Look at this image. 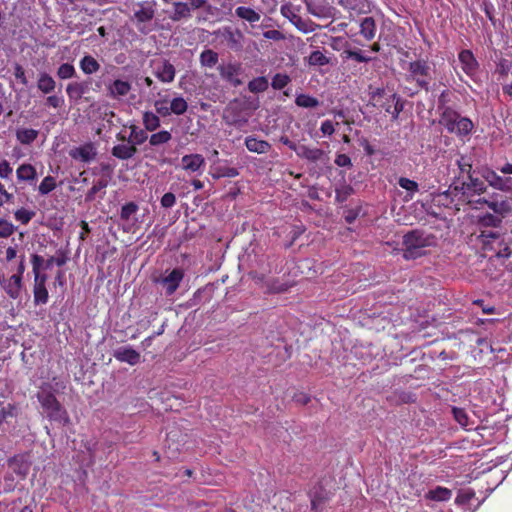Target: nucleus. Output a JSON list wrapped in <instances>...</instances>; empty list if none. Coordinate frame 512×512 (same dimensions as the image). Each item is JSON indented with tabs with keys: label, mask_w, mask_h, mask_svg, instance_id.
Returning a JSON list of instances; mask_svg holds the SVG:
<instances>
[{
	"label": "nucleus",
	"mask_w": 512,
	"mask_h": 512,
	"mask_svg": "<svg viewBox=\"0 0 512 512\" xmlns=\"http://www.w3.org/2000/svg\"><path fill=\"white\" fill-rule=\"evenodd\" d=\"M59 387L64 389L65 385L58 382H42L35 396L49 421L65 425L70 419L66 408L56 397Z\"/></svg>",
	"instance_id": "f257e3e1"
},
{
	"label": "nucleus",
	"mask_w": 512,
	"mask_h": 512,
	"mask_svg": "<svg viewBox=\"0 0 512 512\" xmlns=\"http://www.w3.org/2000/svg\"><path fill=\"white\" fill-rule=\"evenodd\" d=\"M404 79L405 82L413 84V88L405 87L407 95L414 96L421 90L429 92L431 89L430 83L433 79L429 61L417 59L409 62Z\"/></svg>",
	"instance_id": "f03ea898"
},
{
	"label": "nucleus",
	"mask_w": 512,
	"mask_h": 512,
	"mask_svg": "<svg viewBox=\"0 0 512 512\" xmlns=\"http://www.w3.org/2000/svg\"><path fill=\"white\" fill-rule=\"evenodd\" d=\"M435 236L422 230H412L403 236V258L417 259L424 255L423 249L433 244Z\"/></svg>",
	"instance_id": "7ed1b4c3"
},
{
	"label": "nucleus",
	"mask_w": 512,
	"mask_h": 512,
	"mask_svg": "<svg viewBox=\"0 0 512 512\" xmlns=\"http://www.w3.org/2000/svg\"><path fill=\"white\" fill-rule=\"evenodd\" d=\"M439 123L451 134L458 137L468 136L474 124L468 117L461 116V114L452 107H444L440 114Z\"/></svg>",
	"instance_id": "20e7f679"
},
{
	"label": "nucleus",
	"mask_w": 512,
	"mask_h": 512,
	"mask_svg": "<svg viewBox=\"0 0 512 512\" xmlns=\"http://www.w3.org/2000/svg\"><path fill=\"white\" fill-rule=\"evenodd\" d=\"M213 35L221 38V43L225 44L231 51L241 52L243 50L245 37L241 30L224 26L215 30Z\"/></svg>",
	"instance_id": "39448f33"
},
{
	"label": "nucleus",
	"mask_w": 512,
	"mask_h": 512,
	"mask_svg": "<svg viewBox=\"0 0 512 512\" xmlns=\"http://www.w3.org/2000/svg\"><path fill=\"white\" fill-rule=\"evenodd\" d=\"M332 496L333 493L321 483L315 485L309 492L311 510L313 512H324Z\"/></svg>",
	"instance_id": "423d86ee"
},
{
	"label": "nucleus",
	"mask_w": 512,
	"mask_h": 512,
	"mask_svg": "<svg viewBox=\"0 0 512 512\" xmlns=\"http://www.w3.org/2000/svg\"><path fill=\"white\" fill-rule=\"evenodd\" d=\"M153 75L162 83L170 84L175 80L176 68L167 59H161L154 63Z\"/></svg>",
	"instance_id": "0eeeda50"
},
{
	"label": "nucleus",
	"mask_w": 512,
	"mask_h": 512,
	"mask_svg": "<svg viewBox=\"0 0 512 512\" xmlns=\"http://www.w3.org/2000/svg\"><path fill=\"white\" fill-rule=\"evenodd\" d=\"M220 77L232 85L233 87H238L242 85V81L239 78L241 73V64L229 62L227 64H221L217 67Z\"/></svg>",
	"instance_id": "6e6552de"
},
{
	"label": "nucleus",
	"mask_w": 512,
	"mask_h": 512,
	"mask_svg": "<svg viewBox=\"0 0 512 512\" xmlns=\"http://www.w3.org/2000/svg\"><path fill=\"white\" fill-rule=\"evenodd\" d=\"M132 89V85L127 80L115 79L106 84L107 97L114 100H121L126 97Z\"/></svg>",
	"instance_id": "1a4fd4ad"
},
{
	"label": "nucleus",
	"mask_w": 512,
	"mask_h": 512,
	"mask_svg": "<svg viewBox=\"0 0 512 512\" xmlns=\"http://www.w3.org/2000/svg\"><path fill=\"white\" fill-rule=\"evenodd\" d=\"M458 60L461 64L462 71L473 79L479 70V63L473 52L469 49L461 50L458 53Z\"/></svg>",
	"instance_id": "9d476101"
},
{
	"label": "nucleus",
	"mask_w": 512,
	"mask_h": 512,
	"mask_svg": "<svg viewBox=\"0 0 512 512\" xmlns=\"http://www.w3.org/2000/svg\"><path fill=\"white\" fill-rule=\"evenodd\" d=\"M69 156L76 161L83 163H89L93 161L97 156V149L95 144L87 142L81 146L73 147L69 150Z\"/></svg>",
	"instance_id": "9b49d317"
},
{
	"label": "nucleus",
	"mask_w": 512,
	"mask_h": 512,
	"mask_svg": "<svg viewBox=\"0 0 512 512\" xmlns=\"http://www.w3.org/2000/svg\"><path fill=\"white\" fill-rule=\"evenodd\" d=\"M91 84V78H87L82 81L69 82L66 86V94L70 100L77 102L84 98L85 95L90 91Z\"/></svg>",
	"instance_id": "f8f14e48"
},
{
	"label": "nucleus",
	"mask_w": 512,
	"mask_h": 512,
	"mask_svg": "<svg viewBox=\"0 0 512 512\" xmlns=\"http://www.w3.org/2000/svg\"><path fill=\"white\" fill-rule=\"evenodd\" d=\"M0 286L9 296V298L16 300L19 298L23 286V279L19 275H12L10 277L0 276Z\"/></svg>",
	"instance_id": "ddd939ff"
},
{
	"label": "nucleus",
	"mask_w": 512,
	"mask_h": 512,
	"mask_svg": "<svg viewBox=\"0 0 512 512\" xmlns=\"http://www.w3.org/2000/svg\"><path fill=\"white\" fill-rule=\"evenodd\" d=\"M156 1H142L137 3L138 9L134 11L133 19L137 24L150 22L156 13Z\"/></svg>",
	"instance_id": "4468645a"
},
{
	"label": "nucleus",
	"mask_w": 512,
	"mask_h": 512,
	"mask_svg": "<svg viewBox=\"0 0 512 512\" xmlns=\"http://www.w3.org/2000/svg\"><path fill=\"white\" fill-rule=\"evenodd\" d=\"M336 3L346 10L351 17L371 11V2L369 0H336Z\"/></svg>",
	"instance_id": "2eb2a0df"
},
{
	"label": "nucleus",
	"mask_w": 512,
	"mask_h": 512,
	"mask_svg": "<svg viewBox=\"0 0 512 512\" xmlns=\"http://www.w3.org/2000/svg\"><path fill=\"white\" fill-rule=\"evenodd\" d=\"M183 278L184 271L175 268L159 281L165 287L166 296H171L176 292Z\"/></svg>",
	"instance_id": "dca6fc26"
},
{
	"label": "nucleus",
	"mask_w": 512,
	"mask_h": 512,
	"mask_svg": "<svg viewBox=\"0 0 512 512\" xmlns=\"http://www.w3.org/2000/svg\"><path fill=\"white\" fill-rule=\"evenodd\" d=\"M487 189L485 180L476 176L475 174L469 175L462 181L463 194L480 195Z\"/></svg>",
	"instance_id": "f3484780"
},
{
	"label": "nucleus",
	"mask_w": 512,
	"mask_h": 512,
	"mask_svg": "<svg viewBox=\"0 0 512 512\" xmlns=\"http://www.w3.org/2000/svg\"><path fill=\"white\" fill-rule=\"evenodd\" d=\"M113 356L117 361L128 363L131 366L138 364L141 358L140 353L131 346H121L117 348L114 350Z\"/></svg>",
	"instance_id": "a211bd4d"
},
{
	"label": "nucleus",
	"mask_w": 512,
	"mask_h": 512,
	"mask_svg": "<svg viewBox=\"0 0 512 512\" xmlns=\"http://www.w3.org/2000/svg\"><path fill=\"white\" fill-rule=\"evenodd\" d=\"M368 51H364L357 48H352L351 44L341 52L340 57L342 61L353 60L356 63H369L373 58L367 55Z\"/></svg>",
	"instance_id": "6ab92c4d"
},
{
	"label": "nucleus",
	"mask_w": 512,
	"mask_h": 512,
	"mask_svg": "<svg viewBox=\"0 0 512 512\" xmlns=\"http://www.w3.org/2000/svg\"><path fill=\"white\" fill-rule=\"evenodd\" d=\"M182 168L188 172H198L205 167V159L201 154L184 155L181 159Z\"/></svg>",
	"instance_id": "aec40b11"
},
{
	"label": "nucleus",
	"mask_w": 512,
	"mask_h": 512,
	"mask_svg": "<svg viewBox=\"0 0 512 512\" xmlns=\"http://www.w3.org/2000/svg\"><path fill=\"white\" fill-rule=\"evenodd\" d=\"M297 156L309 162L316 163L325 156V152L320 148L299 145V148H297Z\"/></svg>",
	"instance_id": "412c9836"
},
{
	"label": "nucleus",
	"mask_w": 512,
	"mask_h": 512,
	"mask_svg": "<svg viewBox=\"0 0 512 512\" xmlns=\"http://www.w3.org/2000/svg\"><path fill=\"white\" fill-rule=\"evenodd\" d=\"M245 146L250 152L265 154L271 149V144L266 140H260L254 136L245 139Z\"/></svg>",
	"instance_id": "4be33fe9"
},
{
	"label": "nucleus",
	"mask_w": 512,
	"mask_h": 512,
	"mask_svg": "<svg viewBox=\"0 0 512 512\" xmlns=\"http://www.w3.org/2000/svg\"><path fill=\"white\" fill-rule=\"evenodd\" d=\"M377 31L376 21L373 17H364L360 21V35L366 40L371 41L375 38Z\"/></svg>",
	"instance_id": "5701e85b"
},
{
	"label": "nucleus",
	"mask_w": 512,
	"mask_h": 512,
	"mask_svg": "<svg viewBox=\"0 0 512 512\" xmlns=\"http://www.w3.org/2000/svg\"><path fill=\"white\" fill-rule=\"evenodd\" d=\"M173 10L169 18L174 22H179L183 19H189L191 17L190 6L187 2H174L172 4Z\"/></svg>",
	"instance_id": "b1692460"
},
{
	"label": "nucleus",
	"mask_w": 512,
	"mask_h": 512,
	"mask_svg": "<svg viewBox=\"0 0 512 512\" xmlns=\"http://www.w3.org/2000/svg\"><path fill=\"white\" fill-rule=\"evenodd\" d=\"M79 67L85 75H93L100 70L101 65L93 56L86 54L80 59Z\"/></svg>",
	"instance_id": "393cba45"
},
{
	"label": "nucleus",
	"mask_w": 512,
	"mask_h": 512,
	"mask_svg": "<svg viewBox=\"0 0 512 512\" xmlns=\"http://www.w3.org/2000/svg\"><path fill=\"white\" fill-rule=\"evenodd\" d=\"M111 153L120 160H128L137 153V147L132 144H118L112 148Z\"/></svg>",
	"instance_id": "a878e982"
},
{
	"label": "nucleus",
	"mask_w": 512,
	"mask_h": 512,
	"mask_svg": "<svg viewBox=\"0 0 512 512\" xmlns=\"http://www.w3.org/2000/svg\"><path fill=\"white\" fill-rule=\"evenodd\" d=\"M37 88L43 94H50L56 88V81L53 79V77L50 74H48L46 72H42L38 75Z\"/></svg>",
	"instance_id": "bb28decb"
},
{
	"label": "nucleus",
	"mask_w": 512,
	"mask_h": 512,
	"mask_svg": "<svg viewBox=\"0 0 512 512\" xmlns=\"http://www.w3.org/2000/svg\"><path fill=\"white\" fill-rule=\"evenodd\" d=\"M19 181L33 182L37 179L36 168L28 163L21 164L16 170Z\"/></svg>",
	"instance_id": "cd10ccee"
},
{
	"label": "nucleus",
	"mask_w": 512,
	"mask_h": 512,
	"mask_svg": "<svg viewBox=\"0 0 512 512\" xmlns=\"http://www.w3.org/2000/svg\"><path fill=\"white\" fill-rule=\"evenodd\" d=\"M452 497V491L446 487L437 486L434 489L429 490L425 498L438 502H445L450 500Z\"/></svg>",
	"instance_id": "c85d7f7f"
},
{
	"label": "nucleus",
	"mask_w": 512,
	"mask_h": 512,
	"mask_svg": "<svg viewBox=\"0 0 512 512\" xmlns=\"http://www.w3.org/2000/svg\"><path fill=\"white\" fill-rule=\"evenodd\" d=\"M385 96V90L384 89H376L371 96L372 101L374 102V106H378L383 108L387 113L392 115V102L391 98H386L385 101H382Z\"/></svg>",
	"instance_id": "c756f323"
},
{
	"label": "nucleus",
	"mask_w": 512,
	"mask_h": 512,
	"mask_svg": "<svg viewBox=\"0 0 512 512\" xmlns=\"http://www.w3.org/2000/svg\"><path fill=\"white\" fill-rule=\"evenodd\" d=\"M235 15L249 23L258 22L261 18L260 13L246 6H239L235 9Z\"/></svg>",
	"instance_id": "7c9ffc66"
},
{
	"label": "nucleus",
	"mask_w": 512,
	"mask_h": 512,
	"mask_svg": "<svg viewBox=\"0 0 512 512\" xmlns=\"http://www.w3.org/2000/svg\"><path fill=\"white\" fill-rule=\"evenodd\" d=\"M39 135L38 130L32 128H21L16 131V139L23 145H30Z\"/></svg>",
	"instance_id": "2f4dec72"
},
{
	"label": "nucleus",
	"mask_w": 512,
	"mask_h": 512,
	"mask_svg": "<svg viewBox=\"0 0 512 512\" xmlns=\"http://www.w3.org/2000/svg\"><path fill=\"white\" fill-rule=\"evenodd\" d=\"M202 67L213 68L219 61V55L212 49H205L199 56Z\"/></svg>",
	"instance_id": "473e14b6"
},
{
	"label": "nucleus",
	"mask_w": 512,
	"mask_h": 512,
	"mask_svg": "<svg viewBox=\"0 0 512 512\" xmlns=\"http://www.w3.org/2000/svg\"><path fill=\"white\" fill-rule=\"evenodd\" d=\"M142 122L145 130L151 132L157 130L161 125L159 116L152 111H145L143 113Z\"/></svg>",
	"instance_id": "72a5a7b5"
},
{
	"label": "nucleus",
	"mask_w": 512,
	"mask_h": 512,
	"mask_svg": "<svg viewBox=\"0 0 512 512\" xmlns=\"http://www.w3.org/2000/svg\"><path fill=\"white\" fill-rule=\"evenodd\" d=\"M8 465L15 473L25 478L29 471V465L23 461L22 457L14 456L8 460Z\"/></svg>",
	"instance_id": "f704fd0d"
},
{
	"label": "nucleus",
	"mask_w": 512,
	"mask_h": 512,
	"mask_svg": "<svg viewBox=\"0 0 512 512\" xmlns=\"http://www.w3.org/2000/svg\"><path fill=\"white\" fill-rule=\"evenodd\" d=\"M188 110V103L181 95H176L170 101V111L172 114L180 116Z\"/></svg>",
	"instance_id": "c9c22d12"
},
{
	"label": "nucleus",
	"mask_w": 512,
	"mask_h": 512,
	"mask_svg": "<svg viewBox=\"0 0 512 512\" xmlns=\"http://www.w3.org/2000/svg\"><path fill=\"white\" fill-rule=\"evenodd\" d=\"M269 82L268 79L264 76L253 78L248 83V89L252 93H261L268 89Z\"/></svg>",
	"instance_id": "e433bc0d"
},
{
	"label": "nucleus",
	"mask_w": 512,
	"mask_h": 512,
	"mask_svg": "<svg viewBox=\"0 0 512 512\" xmlns=\"http://www.w3.org/2000/svg\"><path fill=\"white\" fill-rule=\"evenodd\" d=\"M172 139V134L167 130H161L159 132L153 133L149 137V144L153 147L160 146L162 144L168 143Z\"/></svg>",
	"instance_id": "4c0bfd02"
},
{
	"label": "nucleus",
	"mask_w": 512,
	"mask_h": 512,
	"mask_svg": "<svg viewBox=\"0 0 512 512\" xmlns=\"http://www.w3.org/2000/svg\"><path fill=\"white\" fill-rule=\"evenodd\" d=\"M130 129L131 132L128 141L132 145L137 147V145L143 144L148 139L147 133L144 130L139 129L137 126L132 125Z\"/></svg>",
	"instance_id": "58836bf2"
},
{
	"label": "nucleus",
	"mask_w": 512,
	"mask_h": 512,
	"mask_svg": "<svg viewBox=\"0 0 512 512\" xmlns=\"http://www.w3.org/2000/svg\"><path fill=\"white\" fill-rule=\"evenodd\" d=\"M36 215L32 209L21 207L14 211V219L22 225H27Z\"/></svg>",
	"instance_id": "ea45409f"
},
{
	"label": "nucleus",
	"mask_w": 512,
	"mask_h": 512,
	"mask_svg": "<svg viewBox=\"0 0 512 512\" xmlns=\"http://www.w3.org/2000/svg\"><path fill=\"white\" fill-rule=\"evenodd\" d=\"M295 104L302 108H315L319 105V100L308 94H298L295 98Z\"/></svg>",
	"instance_id": "a19ab883"
},
{
	"label": "nucleus",
	"mask_w": 512,
	"mask_h": 512,
	"mask_svg": "<svg viewBox=\"0 0 512 512\" xmlns=\"http://www.w3.org/2000/svg\"><path fill=\"white\" fill-rule=\"evenodd\" d=\"M452 414L454 420L463 428L469 429L470 418L464 408L453 407Z\"/></svg>",
	"instance_id": "79ce46f5"
},
{
	"label": "nucleus",
	"mask_w": 512,
	"mask_h": 512,
	"mask_svg": "<svg viewBox=\"0 0 512 512\" xmlns=\"http://www.w3.org/2000/svg\"><path fill=\"white\" fill-rule=\"evenodd\" d=\"M56 75L61 80L71 79L76 76V70L71 63H62L56 71Z\"/></svg>",
	"instance_id": "37998d69"
},
{
	"label": "nucleus",
	"mask_w": 512,
	"mask_h": 512,
	"mask_svg": "<svg viewBox=\"0 0 512 512\" xmlns=\"http://www.w3.org/2000/svg\"><path fill=\"white\" fill-rule=\"evenodd\" d=\"M56 187L57 183L55 177L48 175L41 181L40 185L38 186V191L40 195H47Z\"/></svg>",
	"instance_id": "c03bdc74"
},
{
	"label": "nucleus",
	"mask_w": 512,
	"mask_h": 512,
	"mask_svg": "<svg viewBox=\"0 0 512 512\" xmlns=\"http://www.w3.org/2000/svg\"><path fill=\"white\" fill-rule=\"evenodd\" d=\"M457 166L460 170L461 176L464 179V175L469 177V175L475 174V171L472 170V162L467 156H460L459 159H457Z\"/></svg>",
	"instance_id": "a18cd8bd"
},
{
	"label": "nucleus",
	"mask_w": 512,
	"mask_h": 512,
	"mask_svg": "<svg viewBox=\"0 0 512 512\" xmlns=\"http://www.w3.org/2000/svg\"><path fill=\"white\" fill-rule=\"evenodd\" d=\"M34 303L36 305L46 304L48 302V290L46 286L34 285L33 287Z\"/></svg>",
	"instance_id": "49530a36"
},
{
	"label": "nucleus",
	"mask_w": 512,
	"mask_h": 512,
	"mask_svg": "<svg viewBox=\"0 0 512 512\" xmlns=\"http://www.w3.org/2000/svg\"><path fill=\"white\" fill-rule=\"evenodd\" d=\"M329 62V58L319 50L311 52L308 57V63L312 66H325L328 65Z\"/></svg>",
	"instance_id": "de8ad7c7"
},
{
	"label": "nucleus",
	"mask_w": 512,
	"mask_h": 512,
	"mask_svg": "<svg viewBox=\"0 0 512 512\" xmlns=\"http://www.w3.org/2000/svg\"><path fill=\"white\" fill-rule=\"evenodd\" d=\"M290 81L291 79L287 74L276 73L272 78L271 86L275 90H282L290 83Z\"/></svg>",
	"instance_id": "09e8293b"
},
{
	"label": "nucleus",
	"mask_w": 512,
	"mask_h": 512,
	"mask_svg": "<svg viewBox=\"0 0 512 512\" xmlns=\"http://www.w3.org/2000/svg\"><path fill=\"white\" fill-rule=\"evenodd\" d=\"M139 209L135 202H128L121 207L120 218L123 221H128Z\"/></svg>",
	"instance_id": "8fccbe9b"
},
{
	"label": "nucleus",
	"mask_w": 512,
	"mask_h": 512,
	"mask_svg": "<svg viewBox=\"0 0 512 512\" xmlns=\"http://www.w3.org/2000/svg\"><path fill=\"white\" fill-rule=\"evenodd\" d=\"M108 185V181L106 179H99L96 181L93 186L88 190L86 194V200L92 201L95 199V196L98 192L105 189Z\"/></svg>",
	"instance_id": "3c124183"
},
{
	"label": "nucleus",
	"mask_w": 512,
	"mask_h": 512,
	"mask_svg": "<svg viewBox=\"0 0 512 512\" xmlns=\"http://www.w3.org/2000/svg\"><path fill=\"white\" fill-rule=\"evenodd\" d=\"M168 100L166 97L159 98L154 102V107L158 115H161L162 117H167L172 114L170 111V105L167 106Z\"/></svg>",
	"instance_id": "603ef678"
},
{
	"label": "nucleus",
	"mask_w": 512,
	"mask_h": 512,
	"mask_svg": "<svg viewBox=\"0 0 512 512\" xmlns=\"http://www.w3.org/2000/svg\"><path fill=\"white\" fill-rule=\"evenodd\" d=\"M354 192L353 188L350 185H343L341 188H337L335 190V200L338 203H343L347 201V199Z\"/></svg>",
	"instance_id": "864d4df0"
},
{
	"label": "nucleus",
	"mask_w": 512,
	"mask_h": 512,
	"mask_svg": "<svg viewBox=\"0 0 512 512\" xmlns=\"http://www.w3.org/2000/svg\"><path fill=\"white\" fill-rule=\"evenodd\" d=\"M398 184L401 188L405 189L407 192L411 194H415L419 190L418 183L414 180H411L406 177H400L398 180Z\"/></svg>",
	"instance_id": "5fc2aeb1"
},
{
	"label": "nucleus",
	"mask_w": 512,
	"mask_h": 512,
	"mask_svg": "<svg viewBox=\"0 0 512 512\" xmlns=\"http://www.w3.org/2000/svg\"><path fill=\"white\" fill-rule=\"evenodd\" d=\"M16 227L6 219H0V238H8L14 234Z\"/></svg>",
	"instance_id": "6e6d98bb"
},
{
	"label": "nucleus",
	"mask_w": 512,
	"mask_h": 512,
	"mask_svg": "<svg viewBox=\"0 0 512 512\" xmlns=\"http://www.w3.org/2000/svg\"><path fill=\"white\" fill-rule=\"evenodd\" d=\"M500 237V233L493 230H482L479 239L484 247L489 245L493 240L498 239Z\"/></svg>",
	"instance_id": "4d7b16f0"
},
{
	"label": "nucleus",
	"mask_w": 512,
	"mask_h": 512,
	"mask_svg": "<svg viewBox=\"0 0 512 512\" xmlns=\"http://www.w3.org/2000/svg\"><path fill=\"white\" fill-rule=\"evenodd\" d=\"M18 415V406L15 403H8L0 409L2 419L14 418Z\"/></svg>",
	"instance_id": "13d9d810"
},
{
	"label": "nucleus",
	"mask_w": 512,
	"mask_h": 512,
	"mask_svg": "<svg viewBox=\"0 0 512 512\" xmlns=\"http://www.w3.org/2000/svg\"><path fill=\"white\" fill-rule=\"evenodd\" d=\"M502 219L499 216L487 214L481 219V224L484 227H498L500 226Z\"/></svg>",
	"instance_id": "bf43d9fd"
},
{
	"label": "nucleus",
	"mask_w": 512,
	"mask_h": 512,
	"mask_svg": "<svg viewBox=\"0 0 512 512\" xmlns=\"http://www.w3.org/2000/svg\"><path fill=\"white\" fill-rule=\"evenodd\" d=\"M392 104V117L393 119H397L400 112L403 110V103L400 98L396 94L390 95Z\"/></svg>",
	"instance_id": "052dcab7"
},
{
	"label": "nucleus",
	"mask_w": 512,
	"mask_h": 512,
	"mask_svg": "<svg viewBox=\"0 0 512 512\" xmlns=\"http://www.w3.org/2000/svg\"><path fill=\"white\" fill-rule=\"evenodd\" d=\"M512 63L507 59H501L497 64L496 71L501 77H506L511 70Z\"/></svg>",
	"instance_id": "680f3d73"
},
{
	"label": "nucleus",
	"mask_w": 512,
	"mask_h": 512,
	"mask_svg": "<svg viewBox=\"0 0 512 512\" xmlns=\"http://www.w3.org/2000/svg\"><path fill=\"white\" fill-rule=\"evenodd\" d=\"M349 45H350V43L342 37H332L331 38L330 46L333 50H336V51L342 50L343 51L345 49V47H347Z\"/></svg>",
	"instance_id": "e2e57ef3"
},
{
	"label": "nucleus",
	"mask_w": 512,
	"mask_h": 512,
	"mask_svg": "<svg viewBox=\"0 0 512 512\" xmlns=\"http://www.w3.org/2000/svg\"><path fill=\"white\" fill-rule=\"evenodd\" d=\"M163 208H171L176 204V196L172 192L165 193L160 200Z\"/></svg>",
	"instance_id": "0e129e2a"
},
{
	"label": "nucleus",
	"mask_w": 512,
	"mask_h": 512,
	"mask_svg": "<svg viewBox=\"0 0 512 512\" xmlns=\"http://www.w3.org/2000/svg\"><path fill=\"white\" fill-rule=\"evenodd\" d=\"M45 104L48 107L57 109V108L62 107V105L64 104V98L62 96H58V95H49L46 98Z\"/></svg>",
	"instance_id": "69168bd1"
},
{
	"label": "nucleus",
	"mask_w": 512,
	"mask_h": 512,
	"mask_svg": "<svg viewBox=\"0 0 512 512\" xmlns=\"http://www.w3.org/2000/svg\"><path fill=\"white\" fill-rule=\"evenodd\" d=\"M67 261V257L62 254L59 257L51 256L49 259L46 260L44 269H49L53 264H56L57 266L61 267L63 266Z\"/></svg>",
	"instance_id": "338daca9"
},
{
	"label": "nucleus",
	"mask_w": 512,
	"mask_h": 512,
	"mask_svg": "<svg viewBox=\"0 0 512 512\" xmlns=\"http://www.w3.org/2000/svg\"><path fill=\"white\" fill-rule=\"evenodd\" d=\"M360 212H361L360 206L346 210L345 215H344L345 221L348 224H352L358 218Z\"/></svg>",
	"instance_id": "774afa93"
}]
</instances>
